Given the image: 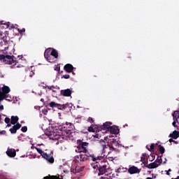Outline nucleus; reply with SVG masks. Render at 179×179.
Returning <instances> with one entry per match:
<instances>
[{
  "label": "nucleus",
  "mask_w": 179,
  "mask_h": 179,
  "mask_svg": "<svg viewBox=\"0 0 179 179\" xmlns=\"http://www.w3.org/2000/svg\"><path fill=\"white\" fill-rule=\"evenodd\" d=\"M88 131L90 132V131H93V129L92 127H89Z\"/></svg>",
  "instance_id": "nucleus-40"
},
{
  "label": "nucleus",
  "mask_w": 179,
  "mask_h": 179,
  "mask_svg": "<svg viewBox=\"0 0 179 179\" xmlns=\"http://www.w3.org/2000/svg\"><path fill=\"white\" fill-rule=\"evenodd\" d=\"M6 28L9 27V24H6Z\"/></svg>",
  "instance_id": "nucleus-46"
},
{
  "label": "nucleus",
  "mask_w": 179,
  "mask_h": 179,
  "mask_svg": "<svg viewBox=\"0 0 179 179\" xmlns=\"http://www.w3.org/2000/svg\"><path fill=\"white\" fill-rule=\"evenodd\" d=\"M60 94L64 96V97H70V96L72 94V90L70 89L62 90L60 91Z\"/></svg>",
  "instance_id": "nucleus-10"
},
{
  "label": "nucleus",
  "mask_w": 179,
  "mask_h": 179,
  "mask_svg": "<svg viewBox=\"0 0 179 179\" xmlns=\"http://www.w3.org/2000/svg\"><path fill=\"white\" fill-rule=\"evenodd\" d=\"M157 146V143L155 144V143H152L150 145V148L147 145L146 148L148 149V150H149V152H155V147Z\"/></svg>",
  "instance_id": "nucleus-19"
},
{
  "label": "nucleus",
  "mask_w": 179,
  "mask_h": 179,
  "mask_svg": "<svg viewBox=\"0 0 179 179\" xmlns=\"http://www.w3.org/2000/svg\"><path fill=\"white\" fill-rule=\"evenodd\" d=\"M100 147L102 148V153H103L104 155H106V153L109 155V150H110V147L108 146V145H107V143H106L104 140H101L100 141Z\"/></svg>",
  "instance_id": "nucleus-5"
},
{
  "label": "nucleus",
  "mask_w": 179,
  "mask_h": 179,
  "mask_svg": "<svg viewBox=\"0 0 179 179\" xmlns=\"http://www.w3.org/2000/svg\"><path fill=\"white\" fill-rule=\"evenodd\" d=\"M16 68H19V66H16Z\"/></svg>",
  "instance_id": "nucleus-52"
},
{
  "label": "nucleus",
  "mask_w": 179,
  "mask_h": 179,
  "mask_svg": "<svg viewBox=\"0 0 179 179\" xmlns=\"http://www.w3.org/2000/svg\"><path fill=\"white\" fill-rule=\"evenodd\" d=\"M177 121H176V120L173 122L172 125L173 127H174L175 128H177Z\"/></svg>",
  "instance_id": "nucleus-33"
},
{
  "label": "nucleus",
  "mask_w": 179,
  "mask_h": 179,
  "mask_svg": "<svg viewBox=\"0 0 179 179\" xmlns=\"http://www.w3.org/2000/svg\"><path fill=\"white\" fill-rule=\"evenodd\" d=\"M43 100H44V99H41V101H43Z\"/></svg>",
  "instance_id": "nucleus-50"
},
{
  "label": "nucleus",
  "mask_w": 179,
  "mask_h": 179,
  "mask_svg": "<svg viewBox=\"0 0 179 179\" xmlns=\"http://www.w3.org/2000/svg\"><path fill=\"white\" fill-rule=\"evenodd\" d=\"M146 179H153V178H147Z\"/></svg>",
  "instance_id": "nucleus-47"
},
{
  "label": "nucleus",
  "mask_w": 179,
  "mask_h": 179,
  "mask_svg": "<svg viewBox=\"0 0 179 179\" xmlns=\"http://www.w3.org/2000/svg\"><path fill=\"white\" fill-rule=\"evenodd\" d=\"M108 164H104L103 165H99V173L98 176H103V174H106L107 173V166Z\"/></svg>",
  "instance_id": "nucleus-7"
},
{
  "label": "nucleus",
  "mask_w": 179,
  "mask_h": 179,
  "mask_svg": "<svg viewBox=\"0 0 179 179\" xmlns=\"http://www.w3.org/2000/svg\"><path fill=\"white\" fill-rule=\"evenodd\" d=\"M89 143L83 141V140H77V147L76 148V153H80L79 155L75 157V160L78 163H83L87 160L92 162H97L102 159L101 156L96 157L94 154L89 153Z\"/></svg>",
  "instance_id": "nucleus-1"
},
{
  "label": "nucleus",
  "mask_w": 179,
  "mask_h": 179,
  "mask_svg": "<svg viewBox=\"0 0 179 179\" xmlns=\"http://www.w3.org/2000/svg\"><path fill=\"white\" fill-rule=\"evenodd\" d=\"M141 162H145V158L144 157H141Z\"/></svg>",
  "instance_id": "nucleus-43"
},
{
  "label": "nucleus",
  "mask_w": 179,
  "mask_h": 179,
  "mask_svg": "<svg viewBox=\"0 0 179 179\" xmlns=\"http://www.w3.org/2000/svg\"><path fill=\"white\" fill-rule=\"evenodd\" d=\"M64 70L66 71L68 73L73 71V66L71 64H67L64 65Z\"/></svg>",
  "instance_id": "nucleus-13"
},
{
  "label": "nucleus",
  "mask_w": 179,
  "mask_h": 179,
  "mask_svg": "<svg viewBox=\"0 0 179 179\" xmlns=\"http://www.w3.org/2000/svg\"><path fill=\"white\" fill-rule=\"evenodd\" d=\"M4 122H6V124H9V122H10V119L9 117H6L4 119Z\"/></svg>",
  "instance_id": "nucleus-29"
},
{
  "label": "nucleus",
  "mask_w": 179,
  "mask_h": 179,
  "mask_svg": "<svg viewBox=\"0 0 179 179\" xmlns=\"http://www.w3.org/2000/svg\"><path fill=\"white\" fill-rule=\"evenodd\" d=\"M50 107H51V108H57V103H55V101H52L49 103Z\"/></svg>",
  "instance_id": "nucleus-24"
},
{
  "label": "nucleus",
  "mask_w": 179,
  "mask_h": 179,
  "mask_svg": "<svg viewBox=\"0 0 179 179\" xmlns=\"http://www.w3.org/2000/svg\"><path fill=\"white\" fill-rule=\"evenodd\" d=\"M174 179H179V176H178L176 178H174Z\"/></svg>",
  "instance_id": "nucleus-49"
},
{
  "label": "nucleus",
  "mask_w": 179,
  "mask_h": 179,
  "mask_svg": "<svg viewBox=\"0 0 179 179\" xmlns=\"http://www.w3.org/2000/svg\"><path fill=\"white\" fill-rule=\"evenodd\" d=\"M173 120H176L177 122H178V118H179V111L176 110L172 114Z\"/></svg>",
  "instance_id": "nucleus-17"
},
{
  "label": "nucleus",
  "mask_w": 179,
  "mask_h": 179,
  "mask_svg": "<svg viewBox=\"0 0 179 179\" xmlns=\"http://www.w3.org/2000/svg\"><path fill=\"white\" fill-rule=\"evenodd\" d=\"M71 107L69 106V103L64 104L63 110H65V111H71Z\"/></svg>",
  "instance_id": "nucleus-22"
},
{
  "label": "nucleus",
  "mask_w": 179,
  "mask_h": 179,
  "mask_svg": "<svg viewBox=\"0 0 179 179\" xmlns=\"http://www.w3.org/2000/svg\"><path fill=\"white\" fill-rule=\"evenodd\" d=\"M44 57L48 62H53V61L51 59V50L50 49H46L45 50Z\"/></svg>",
  "instance_id": "nucleus-9"
},
{
  "label": "nucleus",
  "mask_w": 179,
  "mask_h": 179,
  "mask_svg": "<svg viewBox=\"0 0 179 179\" xmlns=\"http://www.w3.org/2000/svg\"><path fill=\"white\" fill-rule=\"evenodd\" d=\"M5 58V55H0V60L3 59Z\"/></svg>",
  "instance_id": "nucleus-37"
},
{
  "label": "nucleus",
  "mask_w": 179,
  "mask_h": 179,
  "mask_svg": "<svg viewBox=\"0 0 179 179\" xmlns=\"http://www.w3.org/2000/svg\"><path fill=\"white\" fill-rule=\"evenodd\" d=\"M60 68L59 67H56V69H55V71H60Z\"/></svg>",
  "instance_id": "nucleus-39"
},
{
  "label": "nucleus",
  "mask_w": 179,
  "mask_h": 179,
  "mask_svg": "<svg viewBox=\"0 0 179 179\" xmlns=\"http://www.w3.org/2000/svg\"><path fill=\"white\" fill-rule=\"evenodd\" d=\"M169 141L170 142V143L173 142V143H176V145L178 144V142L173 140V138H170Z\"/></svg>",
  "instance_id": "nucleus-31"
},
{
  "label": "nucleus",
  "mask_w": 179,
  "mask_h": 179,
  "mask_svg": "<svg viewBox=\"0 0 179 179\" xmlns=\"http://www.w3.org/2000/svg\"><path fill=\"white\" fill-rule=\"evenodd\" d=\"M6 155L9 157H15L16 156V150L15 149H9L6 151Z\"/></svg>",
  "instance_id": "nucleus-15"
},
{
  "label": "nucleus",
  "mask_w": 179,
  "mask_h": 179,
  "mask_svg": "<svg viewBox=\"0 0 179 179\" xmlns=\"http://www.w3.org/2000/svg\"><path fill=\"white\" fill-rule=\"evenodd\" d=\"M158 148H159V150L161 155H163L164 153V152H166L164 147L162 146V145H159Z\"/></svg>",
  "instance_id": "nucleus-23"
},
{
  "label": "nucleus",
  "mask_w": 179,
  "mask_h": 179,
  "mask_svg": "<svg viewBox=\"0 0 179 179\" xmlns=\"http://www.w3.org/2000/svg\"><path fill=\"white\" fill-rule=\"evenodd\" d=\"M18 31L22 34V33H24L26 31V29L23 28L22 29H18Z\"/></svg>",
  "instance_id": "nucleus-32"
},
{
  "label": "nucleus",
  "mask_w": 179,
  "mask_h": 179,
  "mask_svg": "<svg viewBox=\"0 0 179 179\" xmlns=\"http://www.w3.org/2000/svg\"><path fill=\"white\" fill-rule=\"evenodd\" d=\"M50 57H54L55 58H58V52L55 49H52L50 52Z\"/></svg>",
  "instance_id": "nucleus-20"
},
{
  "label": "nucleus",
  "mask_w": 179,
  "mask_h": 179,
  "mask_svg": "<svg viewBox=\"0 0 179 179\" xmlns=\"http://www.w3.org/2000/svg\"><path fill=\"white\" fill-rule=\"evenodd\" d=\"M129 174H139L141 173V169L135 166H131L128 169Z\"/></svg>",
  "instance_id": "nucleus-8"
},
{
  "label": "nucleus",
  "mask_w": 179,
  "mask_h": 179,
  "mask_svg": "<svg viewBox=\"0 0 179 179\" xmlns=\"http://www.w3.org/2000/svg\"><path fill=\"white\" fill-rule=\"evenodd\" d=\"M17 121H19V117L11 116L10 124H12V125H16V124H17Z\"/></svg>",
  "instance_id": "nucleus-16"
},
{
  "label": "nucleus",
  "mask_w": 179,
  "mask_h": 179,
  "mask_svg": "<svg viewBox=\"0 0 179 179\" xmlns=\"http://www.w3.org/2000/svg\"><path fill=\"white\" fill-rule=\"evenodd\" d=\"M22 132H27V127L26 126H24L21 128Z\"/></svg>",
  "instance_id": "nucleus-27"
},
{
  "label": "nucleus",
  "mask_w": 179,
  "mask_h": 179,
  "mask_svg": "<svg viewBox=\"0 0 179 179\" xmlns=\"http://www.w3.org/2000/svg\"><path fill=\"white\" fill-rule=\"evenodd\" d=\"M34 75V71H31L30 73H29L30 78H33Z\"/></svg>",
  "instance_id": "nucleus-34"
},
{
  "label": "nucleus",
  "mask_w": 179,
  "mask_h": 179,
  "mask_svg": "<svg viewBox=\"0 0 179 179\" xmlns=\"http://www.w3.org/2000/svg\"><path fill=\"white\" fill-rule=\"evenodd\" d=\"M36 149V150L38 152V153H39V155H41V156L43 157V155H45V152H44V151H43V150H41V148H38L37 147H31V149Z\"/></svg>",
  "instance_id": "nucleus-21"
},
{
  "label": "nucleus",
  "mask_w": 179,
  "mask_h": 179,
  "mask_svg": "<svg viewBox=\"0 0 179 179\" xmlns=\"http://www.w3.org/2000/svg\"><path fill=\"white\" fill-rule=\"evenodd\" d=\"M20 128H22V124L20 123H17L10 129V134H16V132H17V129H20Z\"/></svg>",
  "instance_id": "nucleus-11"
},
{
  "label": "nucleus",
  "mask_w": 179,
  "mask_h": 179,
  "mask_svg": "<svg viewBox=\"0 0 179 179\" xmlns=\"http://www.w3.org/2000/svg\"><path fill=\"white\" fill-rule=\"evenodd\" d=\"M111 122H106L102 126L98 127L99 132H102V134H105L106 132H110V134H117L120 132V129L118 127L110 126Z\"/></svg>",
  "instance_id": "nucleus-2"
},
{
  "label": "nucleus",
  "mask_w": 179,
  "mask_h": 179,
  "mask_svg": "<svg viewBox=\"0 0 179 179\" xmlns=\"http://www.w3.org/2000/svg\"><path fill=\"white\" fill-rule=\"evenodd\" d=\"M99 167H100V165H99L97 164L96 165L93 166V169H99Z\"/></svg>",
  "instance_id": "nucleus-36"
},
{
  "label": "nucleus",
  "mask_w": 179,
  "mask_h": 179,
  "mask_svg": "<svg viewBox=\"0 0 179 179\" xmlns=\"http://www.w3.org/2000/svg\"><path fill=\"white\" fill-rule=\"evenodd\" d=\"M47 87H48V89H49L50 90H52V89H55V87H54V85L48 86Z\"/></svg>",
  "instance_id": "nucleus-35"
},
{
  "label": "nucleus",
  "mask_w": 179,
  "mask_h": 179,
  "mask_svg": "<svg viewBox=\"0 0 179 179\" xmlns=\"http://www.w3.org/2000/svg\"><path fill=\"white\" fill-rule=\"evenodd\" d=\"M0 121H1V115H0Z\"/></svg>",
  "instance_id": "nucleus-53"
},
{
  "label": "nucleus",
  "mask_w": 179,
  "mask_h": 179,
  "mask_svg": "<svg viewBox=\"0 0 179 179\" xmlns=\"http://www.w3.org/2000/svg\"><path fill=\"white\" fill-rule=\"evenodd\" d=\"M52 92H55V90H52Z\"/></svg>",
  "instance_id": "nucleus-54"
},
{
  "label": "nucleus",
  "mask_w": 179,
  "mask_h": 179,
  "mask_svg": "<svg viewBox=\"0 0 179 179\" xmlns=\"http://www.w3.org/2000/svg\"><path fill=\"white\" fill-rule=\"evenodd\" d=\"M166 171V176H170V172L169 171Z\"/></svg>",
  "instance_id": "nucleus-41"
},
{
  "label": "nucleus",
  "mask_w": 179,
  "mask_h": 179,
  "mask_svg": "<svg viewBox=\"0 0 179 179\" xmlns=\"http://www.w3.org/2000/svg\"><path fill=\"white\" fill-rule=\"evenodd\" d=\"M56 108H58V110H64V104L61 105L59 103H57Z\"/></svg>",
  "instance_id": "nucleus-25"
},
{
  "label": "nucleus",
  "mask_w": 179,
  "mask_h": 179,
  "mask_svg": "<svg viewBox=\"0 0 179 179\" xmlns=\"http://www.w3.org/2000/svg\"><path fill=\"white\" fill-rule=\"evenodd\" d=\"M168 171L170 173V171H171V169H169L168 170Z\"/></svg>",
  "instance_id": "nucleus-48"
},
{
  "label": "nucleus",
  "mask_w": 179,
  "mask_h": 179,
  "mask_svg": "<svg viewBox=\"0 0 179 179\" xmlns=\"http://www.w3.org/2000/svg\"><path fill=\"white\" fill-rule=\"evenodd\" d=\"M16 58L15 56H9V55H4V58H3V61L4 64H7L8 65H12V64H16Z\"/></svg>",
  "instance_id": "nucleus-3"
},
{
  "label": "nucleus",
  "mask_w": 179,
  "mask_h": 179,
  "mask_svg": "<svg viewBox=\"0 0 179 179\" xmlns=\"http://www.w3.org/2000/svg\"><path fill=\"white\" fill-rule=\"evenodd\" d=\"M143 163L145 167H149V169H157V167H159V164L156 162L150 163L148 165L149 166H146V164H148V162L144 161Z\"/></svg>",
  "instance_id": "nucleus-14"
},
{
  "label": "nucleus",
  "mask_w": 179,
  "mask_h": 179,
  "mask_svg": "<svg viewBox=\"0 0 179 179\" xmlns=\"http://www.w3.org/2000/svg\"><path fill=\"white\" fill-rule=\"evenodd\" d=\"M70 127H73V124L70 123Z\"/></svg>",
  "instance_id": "nucleus-45"
},
{
  "label": "nucleus",
  "mask_w": 179,
  "mask_h": 179,
  "mask_svg": "<svg viewBox=\"0 0 179 179\" xmlns=\"http://www.w3.org/2000/svg\"><path fill=\"white\" fill-rule=\"evenodd\" d=\"M42 157L45 159V160H47L48 163H50V164H52L55 160L54 159V157L50 154H47V152H45V154L43 155Z\"/></svg>",
  "instance_id": "nucleus-6"
},
{
  "label": "nucleus",
  "mask_w": 179,
  "mask_h": 179,
  "mask_svg": "<svg viewBox=\"0 0 179 179\" xmlns=\"http://www.w3.org/2000/svg\"><path fill=\"white\" fill-rule=\"evenodd\" d=\"M88 122H90V124H93L94 122V120H93V118L90 117L87 120Z\"/></svg>",
  "instance_id": "nucleus-30"
},
{
  "label": "nucleus",
  "mask_w": 179,
  "mask_h": 179,
  "mask_svg": "<svg viewBox=\"0 0 179 179\" xmlns=\"http://www.w3.org/2000/svg\"><path fill=\"white\" fill-rule=\"evenodd\" d=\"M7 127H12V124H11L10 122L7 123Z\"/></svg>",
  "instance_id": "nucleus-38"
},
{
  "label": "nucleus",
  "mask_w": 179,
  "mask_h": 179,
  "mask_svg": "<svg viewBox=\"0 0 179 179\" xmlns=\"http://www.w3.org/2000/svg\"><path fill=\"white\" fill-rule=\"evenodd\" d=\"M62 78H64V79H69V78H71V76H69V74H65L63 75Z\"/></svg>",
  "instance_id": "nucleus-28"
},
{
  "label": "nucleus",
  "mask_w": 179,
  "mask_h": 179,
  "mask_svg": "<svg viewBox=\"0 0 179 179\" xmlns=\"http://www.w3.org/2000/svg\"><path fill=\"white\" fill-rule=\"evenodd\" d=\"M47 113H48V110H46V111H45V113H43V114H47Z\"/></svg>",
  "instance_id": "nucleus-44"
},
{
  "label": "nucleus",
  "mask_w": 179,
  "mask_h": 179,
  "mask_svg": "<svg viewBox=\"0 0 179 179\" xmlns=\"http://www.w3.org/2000/svg\"><path fill=\"white\" fill-rule=\"evenodd\" d=\"M152 178H156V176H154V177L152 176Z\"/></svg>",
  "instance_id": "nucleus-51"
},
{
  "label": "nucleus",
  "mask_w": 179,
  "mask_h": 179,
  "mask_svg": "<svg viewBox=\"0 0 179 179\" xmlns=\"http://www.w3.org/2000/svg\"><path fill=\"white\" fill-rule=\"evenodd\" d=\"M0 110H3V106L1 105V106H0Z\"/></svg>",
  "instance_id": "nucleus-42"
},
{
  "label": "nucleus",
  "mask_w": 179,
  "mask_h": 179,
  "mask_svg": "<svg viewBox=\"0 0 179 179\" xmlns=\"http://www.w3.org/2000/svg\"><path fill=\"white\" fill-rule=\"evenodd\" d=\"M169 136L171 138H173V139H177L178 138H179V134H178V131L175 130L173 134H171L169 135Z\"/></svg>",
  "instance_id": "nucleus-18"
},
{
  "label": "nucleus",
  "mask_w": 179,
  "mask_h": 179,
  "mask_svg": "<svg viewBox=\"0 0 179 179\" xmlns=\"http://www.w3.org/2000/svg\"><path fill=\"white\" fill-rule=\"evenodd\" d=\"M157 163H159V164H162V162H163V160L162 159V156L161 157H158L157 159H156Z\"/></svg>",
  "instance_id": "nucleus-26"
},
{
  "label": "nucleus",
  "mask_w": 179,
  "mask_h": 179,
  "mask_svg": "<svg viewBox=\"0 0 179 179\" xmlns=\"http://www.w3.org/2000/svg\"><path fill=\"white\" fill-rule=\"evenodd\" d=\"M10 92V88L8 86H3L2 92L0 91V101H2L4 99H6V94Z\"/></svg>",
  "instance_id": "nucleus-4"
},
{
  "label": "nucleus",
  "mask_w": 179,
  "mask_h": 179,
  "mask_svg": "<svg viewBox=\"0 0 179 179\" xmlns=\"http://www.w3.org/2000/svg\"><path fill=\"white\" fill-rule=\"evenodd\" d=\"M119 143L118 141H116L115 140L113 139V141H110V144H108V147L110 150L112 149V150H117V148H115V146H118Z\"/></svg>",
  "instance_id": "nucleus-12"
}]
</instances>
